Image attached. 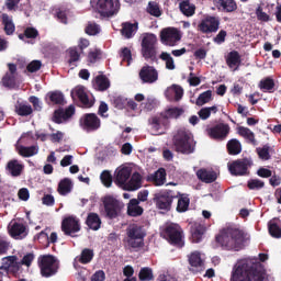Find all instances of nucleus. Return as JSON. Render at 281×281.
<instances>
[{
	"mask_svg": "<svg viewBox=\"0 0 281 281\" xmlns=\"http://www.w3.org/2000/svg\"><path fill=\"white\" fill-rule=\"evenodd\" d=\"M179 8L184 16H194V12H196V7L190 3V0H181Z\"/></svg>",
	"mask_w": 281,
	"mask_h": 281,
	"instance_id": "nucleus-34",
	"label": "nucleus"
},
{
	"mask_svg": "<svg viewBox=\"0 0 281 281\" xmlns=\"http://www.w3.org/2000/svg\"><path fill=\"white\" fill-rule=\"evenodd\" d=\"M69 56H70V59H69L70 65L72 63H78V60H80V53L78 52L77 47L69 48Z\"/></svg>",
	"mask_w": 281,
	"mask_h": 281,
	"instance_id": "nucleus-64",
	"label": "nucleus"
},
{
	"mask_svg": "<svg viewBox=\"0 0 281 281\" xmlns=\"http://www.w3.org/2000/svg\"><path fill=\"white\" fill-rule=\"evenodd\" d=\"M139 79L143 85H155L159 80V72L153 66H143L139 70Z\"/></svg>",
	"mask_w": 281,
	"mask_h": 281,
	"instance_id": "nucleus-16",
	"label": "nucleus"
},
{
	"mask_svg": "<svg viewBox=\"0 0 281 281\" xmlns=\"http://www.w3.org/2000/svg\"><path fill=\"white\" fill-rule=\"evenodd\" d=\"M81 265H89L93 260V250L86 248L81 251V255L77 257Z\"/></svg>",
	"mask_w": 281,
	"mask_h": 281,
	"instance_id": "nucleus-46",
	"label": "nucleus"
},
{
	"mask_svg": "<svg viewBox=\"0 0 281 281\" xmlns=\"http://www.w3.org/2000/svg\"><path fill=\"white\" fill-rule=\"evenodd\" d=\"M238 133L241 137H245V139H248L250 144H256V136L254 135V132L247 127H239Z\"/></svg>",
	"mask_w": 281,
	"mask_h": 281,
	"instance_id": "nucleus-50",
	"label": "nucleus"
},
{
	"mask_svg": "<svg viewBox=\"0 0 281 281\" xmlns=\"http://www.w3.org/2000/svg\"><path fill=\"white\" fill-rule=\"evenodd\" d=\"M102 202L104 205L105 214L106 216H109V218H115L120 210L124 207V204H122L120 200L115 199L112 195H105Z\"/></svg>",
	"mask_w": 281,
	"mask_h": 281,
	"instance_id": "nucleus-12",
	"label": "nucleus"
},
{
	"mask_svg": "<svg viewBox=\"0 0 281 281\" xmlns=\"http://www.w3.org/2000/svg\"><path fill=\"white\" fill-rule=\"evenodd\" d=\"M257 153L260 159L265 161L271 159V155L269 154V145H265L263 147L257 148Z\"/></svg>",
	"mask_w": 281,
	"mask_h": 281,
	"instance_id": "nucleus-59",
	"label": "nucleus"
},
{
	"mask_svg": "<svg viewBox=\"0 0 281 281\" xmlns=\"http://www.w3.org/2000/svg\"><path fill=\"white\" fill-rule=\"evenodd\" d=\"M151 135H161L164 133V123L161 119L153 117L149 121Z\"/></svg>",
	"mask_w": 281,
	"mask_h": 281,
	"instance_id": "nucleus-39",
	"label": "nucleus"
},
{
	"mask_svg": "<svg viewBox=\"0 0 281 281\" xmlns=\"http://www.w3.org/2000/svg\"><path fill=\"white\" fill-rule=\"evenodd\" d=\"M90 4L103 18L113 16L120 10V0H90Z\"/></svg>",
	"mask_w": 281,
	"mask_h": 281,
	"instance_id": "nucleus-5",
	"label": "nucleus"
},
{
	"mask_svg": "<svg viewBox=\"0 0 281 281\" xmlns=\"http://www.w3.org/2000/svg\"><path fill=\"white\" fill-rule=\"evenodd\" d=\"M157 35L153 33H146L142 40V55L145 60H151L155 63L157 60Z\"/></svg>",
	"mask_w": 281,
	"mask_h": 281,
	"instance_id": "nucleus-7",
	"label": "nucleus"
},
{
	"mask_svg": "<svg viewBox=\"0 0 281 281\" xmlns=\"http://www.w3.org/2000/svg\"><path fill=\"white\" fill-rule=\"evenodd\" d=\"M100 179L101 183H103L105 188H111V186H113V176H111L110 171H103L100 176Z\"/></svg>",
	"mask_w": 281,
	"mask_h": 281,
	"instance_id": "nucleus-53",
	"label": "nucleus"
},
{
	"mask_svg": "<svg viewBox=\"0 0 281 281\" xmlns=\"http://www.w3.org/2000/svg\"><path fill=\"white\" fill-rule=\"evenodd\" d=\"M189 270L191 273H202L205 271V255L194 251L189 256Z\"/></svg>",
	"mask_w": 281,
	"mask_h": 281,
	"instance_id": "nucleus-15",
	"label": "nucleus"
},
{
	"mask_svg": "<svg viewBox=\"0 0 281 281\" xmlns=\"http://www.w3.org/2000/svg\"><path fill=\"white\" fill-rule=\"evenodd\" d=\"M16 260V256H8L2 258V263L0 266V278H3L9 273L19 272L21 269V263Z\"/></svg>",
	"mask_w": 281,
	"mask_h": 281,
	"instance_id": "nucleus-11",
	"label": "nucleus"
},
{
	"mask_svg": "<svg viewBox=\"0 0 281 281\" xmlns=\"http://www.w3.org/2000/svg\"><path fill=\"white\" fill-rule=\"evenodd\" d=\"M190 207V198L187 194H181L178 199L177 212H188Z\"/></svg>",
	"mask_w": 281,
	"mask_h": 281,
	"instance_id": "nucleus-43",
	"label": "nucleus"
},
{
	"mask_svg": "<svg viewBox=\"0 0 281 281\" xmlns=\"http://www.w3.org/2000/svg\"><path fill=\"white\" fill-rule=\"evenodd\" d=\"M75 113L76 106L74 105H69L66 110H57L54 113L53 122H55V124H64V122H67Z\"/></svg>",
	"mask_w": 281,
	"mask_h": 281,
	"instance_id": "nucleus-23",
	"label": "nucleus"
},
{
	"mask_svg": "<svg viewBox=\"0 0 281 281\" xmlns=\"http://www.w3.org/2000/svg\"><path fill=\"white\" fill-rule=\"evenodd\" d=\"M162 235L171 245H178V247L183 246V231L179 224H167Z\"/></svg>",
	"mask_w": 281,
	"mask_h": 281,
	"instance_id": "nucleus-9",
	"label": "nucleus"
},
{
	"mask_svg": "<svg viewBox=\"0 0 281 281\" xmlns=\"http://www.w3.org/2000/svg\"><path fill=\"white\" fill-rule=\"evenodd\" d=\"M226 64L233 71H238V68L240 67V54L236 50L228 53L226 56Z\"/></svg>",
	"mask_w": 281,
	"mask_h": 281,
	"instance_id": "nucleus-30",
	"label": "nucleus"
},
{
	"mask_svg": "<svg viewBox=\"0 0 281 281\" xmlns=\"http://www.w3.org/2000/svg\"><path fill=\"white\" fill-rule=\"evenodd\" d=\"M0 19L2 21V25H4L5 34H8V36L14 34L16 27L14 26V21H12V16L8 15L7 13H2Z\"/></svg>",
	"mask_w": 281,
	"mask_h": 281,
	"instance_id": "nucleus-31",
	"label": "nucleus"
},
{
	"mask_svg": "<svg viewBox=\"0 0 281 281\" xmlns=\"http://www.w3.org/2000/svg\"><path fill=\"white\" fill-rule=\"evenodd\" d=\"M38 267L43 278H52L58 273L60 262L52 255H44L38 258Z\"/></svg>",
	"mask_w": 281,
	"mask_h": 281,
	"instance_id": "nucleus-6",
	"label": "nucleus"
},
{
	"mask_svg": "<svg viewBox=\"0 0 281 281\" xmlns=\"http://www.w3.org/2000/svg\"><path fill=\"white\" fill-rule=\"evenodd\" d=\"M268 229L272 238H281V228L278 226V223H276V220L269 222Z\"/></svg>",
	"mask_w": 281,
	"mask_h": 281,
	"instance_id": "nucleus-48",
	"label": "nucleus"
},
{
	"mask_svg": "<svg viewBox=\"0 0 281 281\" xmlns=\"http://www.w3.org/2000/svg\"><path fill=\"white\" fill-rule=\"evenodd\" d=\"M137 30H139L137 22L136 23L124 22L122 24L121 34L125 38H133V36L137 34Z\"/></svg>",
	"mask_w": 281,
	"mask_h": 281,
	"instance_id": "nucleus-29",
	"label": "nucleus"
},
{
	"mask_svg": "<svg viewBox=\"0 0 281 281\" xmlns=\"http://www.w3.org/2000/svg\"><path fill=\"white\" fill-rule=\"evenodd\" d=\"M86 33H88L89 36H95V34H100V25L93 22H89L86 27Z\"/></svg>",
	"mask_w": 281,
	"mask_h": 281,
	"instance_id": "nucleus-60",
	"label": "nucleus"
},
{
	"mask_svg": "<svg viewBox=\"0 0 281 281\" xmlns=\"http://www.w3.org/2000/svg\"><path fill=\"white\" fill-rule=\"evenodd\" d=\"M173 144L177 153H182V155L194 153V138H192L190 132L183 130L178 131L173 138Z\"/></svg>",
	"mask_w": 281,
	"mask_h": 281,
	"instance_id": "nucleus-4",
	"label": "nucleus"
},
{
	"mask_svg": "<svg viewBox=\"0 0 281 281\" xmlns=\"http://www.w3.org/2000/svg\"><path fill=\"white\" fill-rule=\"evenodd\" d=\"M19 153H20V155H22V157H33V155L38 154V147H36V146L20 147Z\"/></svg>",
	"mask_w": 281,
	"mask_h": 281,
	"instance_id": "nucleus-51",
	"label": "nucleus"
},
{
	"mask_svg": "<svg viewBox=\"0 0 281 281\" xmlns=\"http://www.w3.org/2000/svg\"><path fill=\"white\" fill-rule=\"evenodd\" d=\"M231 281H267V273L262 267L240 260L233 269Z\"/></svg>",
	"mask_w": 281,
	"mask_h": 281,
	"instance_id": "nucleus-1",
	"label": "nucleus"
},
{
	"mask_svg": "<svg viewBox=\"0 0 281 281\" xmlns=\"http://www.w3.org/2000/svg\"><path fill=\"white\" fill-rule=\"evenodd\" d=\"M113 104L115 106V109H124L126 106V104H128V99L124 98V97H115L113 99Z\"/></svg>",
	"mask_w": 281,
	"mask_h": 281,
	"instance_id": "nucleus-61",
	"label": "nucleus"
},
{
	"mask_svg": "<svg viewBox=\"0 0 281 281\" xmlns=\"http://www.w3.org/2000/svg\"><path fill=\"white\" fill-rule=\"evenodd\" d=\"M212 100V90H207L201 93L196 100L198 106H203V104H207Z\"/></svg>",
	"mask_w": 281,
	"mask_h": 281,
	"instance_id": "nucleus-52",
	"label": "nucleus"
},
{
	"mask_svg": "<svg viewBox=\"0 0 281 281\" xmlns=\"http://www.w3.org/2000/svg\"><path fill=\"white\" fill-rule=\"evenodd\" d=\"M15 111L18 113V115H22V116H27V115H32V105L30 104H25V103H19L15 106Z\"/></svg>",
	"mask_w": 281,
	"mask_h": 281,
	"instance_id": "nucleus-49",
	"label": "nucleus"
},
{
	"mask_svg": "<svg viewBox=\"0 0 281 281\" xmlns=\"http://www.w3.org/2000/svg\"><path fill=\"white\" fill-rule=\"evenodd\" d=\"M259 87L262 91H273V87H276V83L273 82V79L266 78L262 79L259 83Z\"/></svg>",
	"mask_w": 281,
	"mask_h": 281,
	"instance_id": "nucleus-55",
	"label": "nucleus"
},
{
	"mask_svg": "<svg viewBox=\"0 0 281 281\" xmlns=\"http://www.w3.org/2000/svg\"><path fill=\"white\" fill-rule=\"evenodd\" d=\"M221 25V21L216 16L207 15L200 21L198 24L199 32L202 34H212L214 32H218V26Z\"/></svg>",
	"mask_w": 281,
	"mask_h": 281,
	"instance_id": "nucleus-14",
	"label": "nucleus"
},
{
	"mask_svg": "<svg viewBox=\"0 0 281 281\" xmlns=\"http://www.w3.org/2000/svg\"><path fill=\"white\" fill-rule=\"evenodd\" d=\"M7 170H9L12 177H21V172H23V164L19 160H11L7 165Z\"/></svg>",
	"mask_w": 281,
	"mask_h": 281,
	"instance_id": "nucleus-33",
	"label": "nucleus"
},
{
	"mask_svg": "<svg viewBox=\"0 0 281 281\" xmlns=\"http://www.w3.org/2000/svg\"><path fill=\"white\" fill-rule=\"evenodd\" d=\"M227 148L229 155H240V151L243 150L240 142H238V139L229 140L227 144Z\"/></svg>",
	"mask_w": 281,
	"mask_h": 281,
	"instance_id": "nucleus-47",
	"label": "nucleus"
},
{
	"mask_svg": "<svg viewBox=\"0 0 281 281\" xmlns=\"http://www.w3.org/2000/svg\"><path fill=\"white\" fill-rule=\"evenodd\" d=\"M176 198L175 193L172 191H160L155 194L154 201L156 203V207L158 210H170L172 207V201Z\"/></svg>",
	"mask_w": 281,
	"mask_h": 281,
	"instance_id": "nucleus-13",
	"label": "nucleus"
},
{
	"mask_svg": "<svg viewBox=\"0 0 281 281\" xmlns=\"http://www.w3.org/2000/svg\"><path fill=\"white\" fill-rule=\"evenodd\" d=\"M9 71L2 78V85L4 87H14V82L16 81V65L8 64Z\"/></svg>",
	"mask_w": 281,
	"mask_h": 281,
	"instance_id": "nucleus-26",
	"label": "nucleus"
},
{
	"mask_svg": "<svg viewBox=\"0 0 281 281\" xmlns=\"http://www.w3.org/2000/svg\"><path fill=\"white\" fill-rule=\"evenodd\" d=\"M139 188H142V175H139V172H134L130 180H127L123 190L135 192V190H139Z\"/></svg>",
	"mask_w": 281,
	"mask_h": 281,
	"instance_id": "nucleus-27",
	"label": "nucleus"
},
{
	"mask_svg": "<svg viewBox=\"0 0 281 281\" xmlns=\"http://www.w3.org/2000/svg\"><path fill=\"white\" fill-rule=\"evenodd\" d=\"M58 192L61 194V196H65L71 192V180H69V178H66L59 182Z\"/></svg>",
	"mask_w": 281,
	"mask_h": 281,
	"instance_id": "nucleus-45",
	"label": "nucleus"
},
{
	"mask_svg": "<svg viewBox=\"0 0 281 281\" xmlns=\"http://www.w3.org/2000/svg\"><path fill=\"white\" fill-rule=\"evenodd\" d=\"M94 89L98 91H106L109 87H111V82H109V78L100 75L95 78V81L93 83Z\"/></svg>",
	"mask_w": 281,
	"mask_h": 281,
	"instance_id": "nucleus-38",
	"label": "nucleus"
},
{
	"mask_svg": "<svg viewBox=\"0 0 281 281\" xmlns=\"http://www.w3.org/2000/svg\"><path fill=\"white\" fill-rule=\"evenodd\" d=\"M149 181L155 186H164L166 183V169L160 168L155 173L149 176Z\"/></svg>",
	"mask_w": 281,
	"mask_h": 281,
	"instance_id": "nucleus-35",
	"label": "nucleus"
},
{
	"mask_svg": "<svg viewBox=\"0 0 281 281\" xmlns=\"http://www.w3.org/2000/svg\"><path fill=\"white\" fill-rule=\"evenodd\" d=\"M159 58L165 63L166 69H168L169 71H173V69H176L177 66L175 65V58H172V55H170V53L162 52Z\"/></svg>",
	"mask_w": 281,
	"mask_h": 281,
	"instance_id": "nucleus-41",
	"label": "nucleus"
},
{
	"mask_svg": "<svg viewBox=\"0 0 281 281\" xmlns=\"http://www.w3.org/2000/svg\"><path fill=\"white\" fill-rule=\"evenodd\" d=\"M214 3L221 12H236L238 10L236 0H214Z\"/></svg>",
	"mask_w": 281,
	"mask_h": 281,
	"instance_id": "nucleus-25",
	"label": "nucleus"
},
{
	"mask_svg": "<svg viewBox=\"0 0 281 281\" xmlns=\"http://www.w3.org/2000/svg\"><path fill=\"white\" fill-rule=\"evenodd\" d=\"M165 97L169 102H179L183 98V88L179 85H171L165 90Z\"/></svg>",
	"mask_w": 281,
	"mask_h": 281,
	"instance_id": "nucleus-24",
	"label": "nucleus"
},
{
	"mask_svg": "<svg viewBox=\"0 0 281 281\" xmlns=\"http://www.w3.org/2000/svg\"><path fill=\"white\" fill-rule=\"evenodd\" d=\"M147 12H149L151 16H161V9L157 2H149Z\"/></svg>",
	"mask_w": 281,
	"mask_h": 281,
	"instance_id": "nucleus-57",
	"label": "nucleus"
},
{
	"mask_svg": "<svg viewBox=\"0 0 281 281\" xmlns=\"http://www.w3.org/2000/svg\"><path fill=\"white\" fill-rule=\"evenodd\" d=\"M203 234H205V228L203 226L198 225L191 231V240L192 243H201L203 240Z\"/></svg>",
	"mask_w": 281,
	"mask_h": 281,
	"instance_id": "nucleus-42",
	"label": "nucleus"
},
{
	"mask_svg": "<svg viewBox=\"0 0 281 281\" xmlns=\"http://www.w3.org/2000/svg\"><path fill=\"white\" fill-rule=\"evenodd\" d=\"M248 188L249 190H261V188H265V182L262 180L251 179L248 181Z\"/></svg>",
	"mask_w": 281,
	"mask_h": 281,
	"instance_id": "nucleus-62",
	"label": "nucleus"
},
{
	"mask_svg": "<svg viewBox=\"0 0 281 281\" xmlns=\"http://www.w3.org/2000/svg\"><path fill=\"white\" fill-rule=\"evenodd\" d=\"M218 113V106L212 105L209 108H202L199 112L198 115L201 120H209L210 115Z\"/></svg>",
	"mask_w": 281,
	"mask_h": 281,
	"instance_id": "nucleus-44",
	"label": "nucleus"
},
{
	"mask_svg": "<svg viewBox=\"0 0 281 281\" xmlns=\"http://www.w3.org/2000/svg\"><path fill=\"white\" fill-rule=\"evenodd\" d=\"M196 177L200 179V181H203V183H214V181L217 179L214 170L204 168L196 171Z\"/></svg>",
	"mask_w": 281,
	"mask_h": 281,
	"instance_id": "nucleus-28",
	"label": "nucleus"
},
{
	"mask_svg": "<svg viewBox=\"0 0 281 281\" xmlns=\"http://www.w3.org/2000/svg\"><path fill=\"white\" fill-rule=\"evenodd\" d=\"M249 167H251V159L244 158L241 160H236L233 164H229L228 170L231 175H234L235 177H243Z\"/></svg>",
	"mask_w": 281,
	"mask_h": 281,
	"instance_id": "nucleus-17",
	"label": "nucleus"
},
{
	"mask_svg": "<svg viewBox=\"0 0 281 281\" xmlns=\"http://www.w3.org/2000/svg\"><path fill=\"white\" fill-rule=\"evenodd\" d=\"M122 65L126 63L125 67H130L131 63H133V55H131V49L123 48L121 52Z\"/></svg>",
	"mask_w": 281,
	"mask_h": 281,
	"instance_id": "nucleus-54",
	"label": "nucleus"
},
{
	"mask_svg": "<svg viewBox=\"0 0 281 281\" xmlns=\"http://www.w3.org/2000/svg\"><path fill=\"white\" fill-rule=\"evenodd\" d=\"M133 173V169L131 167L121 166L114 172V183L119 186V188H125L126 183H128V179H131V175Z\"/></svg>",
	"mask_w": 281,
	"mask_h": 281,
	"instance_id": "nucleus-18",
	"label": "nucleus"
},
{
	"mask_svg": "<svg viewBox=\"0 0 281 281\" xmlns=\"http://www.w3.org/2000/svg\"><path fill=\"white\" fill-rule=\"evenodd\" d=\"M217 243L228 251H240L245 245V232L236 227L224 228L216 237Z\"/></svg>",
	"mask_w": 281,
	"mask_h": 281,
	"instance_id": "nucleus-2",
	"label": "nucleus"
},
{
	"mask_svg": "<svg viewBox=\"0 0 281 281\" xmlns=\"http://www.w3.org/2000/svg\"><path fill=\"white\" fill-rule=\"evenodd\" d=\"M144 238H146V229L138 224H131L126 228V237L124 243L128 249H142L144 247Z\"/></svg>",
	"mask_w": 281,
	"mask_h": 281,
	"instance_id": "nucleus-3",
	"label": "nucleus"
},
{
	"mask_svg": "<svg viewBox=\"0 0 281 281\" xmlns=\"http://www.w3.org/2000/svg\"><path fill=\"white\" fill-rule=\"evenodd\" d=\"M183 115V109L181 108H169L162 114L165 120H177V117H181Z\"/></svg>",
	"mask_w": 281,
	"mask_h": 281,
	"instance_id": "nucleus-40",
	"label": "nucleus"
},
{
	"mask_svg": "<svg viewBox=\"0 0 281 281\" xmlns=\"http://www.w3.org/2000/svg\"><path fill=\"white\" fill-rule=\"evenodd\" d=\"M46 102L48 104H63L65 95L60 91H53L46 94Z\"/></svg>",
	"mask_w": 281,
	"mask_h": 281,
	"instance_id": "nucleus-36",
	"label": "nucleus"
},
{
	"mask_svg": "<svg viewBox=\"0 0 281 281\" xmlns=\"http://www.w3.org/2000/svg\"><path fill=\"white\" fill-rule=\"evenodd\" d=\"M61 229L67 236H74L80 229V222L75 216H68L63 221Z\"/></svg>",
	"mask_w": 281,
	"mask_h": 281,
	"instance_id": "nucleus-21",
	"label": "nucleus"
},
{
	"mask_svg": "<svg viewBox=\"0 0 281 281\" xmlns=\"http://www.w3.org/2000/svg\"><path fill=\"white\" fill-rule=\"evenodd\" d=\"M71 98L72 100H79L86 109H91V106H93V100L89 99V95H87V91L82 86H77L71 90Z\"/></svg>",
	"mask_w": 281,
	"mask_h": 281,
	"instance_id": "nucleus-19",
	"label": "nucleus"
},
{
	"mask_svg": "<svg viewBox=\"0 0 281 281\" xmlns=\"http://www.w3.org/2000/svg\"><path fill=\"white\" fill-rule=\"evenodd\" d=\"M9 234L15 240H23V238L27 236V227L23 223H11L9 227Z\"/></svg>",
	"mask_w": 281,
	"mask_h": 281,
	"instance_id": "nucleus-22",
	"label": "nucleus"
},
{
	"mask_svg": "<svg viewBox=\"0 0 281 281\" xmlns=\"http://www.w3.org/2000/svg\"><path fill=\"white\" fill-rule=\"evenodd\" d=\"M138 277L140 281H150L153 280V270L150 268H143L140 269Z\"/></svg>",
	"mask_w": 281,
	"mask_h": 281,
	"instance_id": "nucleus-58",
	"label": "nucleus"
},
{
	"mask_svg": "<svg viewBox=\"0 0 281 281\" xmlns=\"http://www.w3.org/2000/svg\"><path fill=\"white\" fill-rule=\"evenodd\" d=\"M102 125L100 117H98L94 113H88L81 116L79 121V126L85 131L86 133H93L100 128Z\"/></svg>",
	"mask_w": 281,
	"mask_h": 281,
	"instance_id": "nucleus-10",
	"label": "nucleus"
},
{
	"mask_svg": "<svg viewBox=\"0 0 281 281\" xmlns=\"http://www.w3.org/2000/svg\"><path fill=\"white\" fill-rule=\"evenodd\" d=\"M182 34L179 29L166 27L160 32V43L166 47H177L181 42Z\"/></svg>",
	"mask_w": 281,
	"mask_h": 281,
	"instance_id": "nucleus-8",
	"label": "nucleus"
},
{
	"mask_svg": "<svg viewBox=\"0 0 281 281\" xmlns=\"http://www.w3.org/2000/svg\"><path fill=\"white\" fill-rule=\"evenodd\" d=\"M207 135L211 139L223 140L229 135V125L225 123H220L207 130Z\"/></svg>",
	"mask_w": 281,
	"mask_h": 281,
	"instance_id": "nucleus-20",
	"label": "nucleus"
},
{
	"mask_svg": "<svg viewBox=\"0 0 281 281\" xmlns=\"http://www.w3.org/2000/svg\"><path fill=\"white\" fill-rule=\"evenodd\" d=\"M38 36V31L34 27H27L24 31V34H20L19 38L25 41V38H36Z\"/></svg>",
	"mask_w": 281,
	"mask_h": 281,
	"instance_id": "nucleus-56",
	"label": "nucleus"
},
{
	"mask_svg": "<svg viewBox=\"0 0 281 281\" xmlns=\"http://www.w3.org/2000/svg\"><path fill=\"white\" fill-rule=\"evenodd\" d=\"M41 67H43L41 60H33L27 65L26 69L30 74H35V71H38Z\"/></svg>",
	"mask_w": 281,
	"mask_h": 281,
	"instance_id": "nucleus-63",
	"label": "nucleus"
},
{
	"mask_svg": "<svg viewBox=\"0 0 281 281\" xmlns=\"http://www.w3.org/2000/svg\"><path fill=\"white\" fill-rule=\"evenodd\" d=\"M87 225L90 227V229L98 232V229H100V225H102V221L98 214L90 213L87 218Z\"/></svg>",
	"mask_w": 281,
	"mask_h": 281,
	"instance_id": "nucleus-37",
	"label": "nucleus"
},
{
	"mask_svg": "<svg viewBox=\"0 0 281 281\" xmlns=\"http://www.w3.org/2000/svg\"><path fill=\"white\" fill-rule=\"evenodd\" d=\"M127 214L130 216H142L144 214V209L139 206V200L132 199L127 205Z\"/></svg>",
	"mask_w": 281,
	"mask_h": 281,
	"instance_id": "nucleus-32",
	"label": "nucleus"
}]
</instances>
